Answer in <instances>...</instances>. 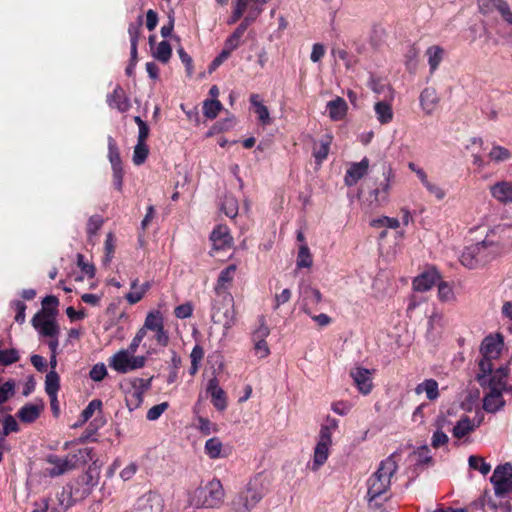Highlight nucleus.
I'll return each instance as SVG.
<instances>
[{"instance_id": "nucleus-9", "label": "nucleus", "mask_w": 512, "mask_h": 512, "mask_svg": "<svg viewBox=\"0 0 512 512\" xmlns=\"http://www.w3.org/2000/svg\"><path fill=\"white\" fill-rule=\"evenodd\" d=\"M494 492L497 497H505L512 493V465L505 463L495 468L491 478Z\"/></svg>"}, {"instance_id": "nucleus-62", "label": "nucleus", "mask_w": 512, "mask_h": 512, "mask_svg": "<svg viewBox=\"0 0 512 512\" xmlns=\"http://www.w3.org/2000/svg\"><path fill=\"white\" fill-rule=\"evenodd\" d=\"M248 1L249 0H235V8L230 23H234L241 18L247 8Z\"/></svg>"}, {"instance_id": "nucleus-25", "label": "nucleus", "mask_w": 512, "mask_h": 512, "mask_svg": "<svg viewBox=\"0 0 512 512\" xmlns=\"http://www.w3.org/2000/svg\"><path fill=\"white\" fill-rule=\"evenodd\" d=\"M326 108L329 113V117L333 121L344 119L348 110L346 101L341 97H337L336 99L329 101Z\"/></svg>"}, {"instance_id": "nucleus-32", "label": "nucleus", "mask_w": 512, "mask_h": 512, "mask_svg": "<svg viewBox=\"0 0 512 512\" xmlns=\"http://www.w3.org/2000/svg\"><path fill=\"white\" fill-rule=\"evenodd\" d=\"M60 388V378L56 371L51 370L46 374L45 377V391L49 396L50 400L55 401V395H57Z\"/></svg>"}, {"instance_id": "nucleus-8", "label": "nucleus", "mask_w": 512, "mask_h": 512, "mask_svg": "<svg viewBox=\"0 0 512 512\" xmlns=\"http://www.w3.org/2000/svg\"><path fill=\"white\" fill-rule=\"evenodd\" d=\"M194 497L198 505L205 508H218L223 503L224 489L218 479H212L195 490Z\"/></svg>"}, {"instance_id": "nucleus-20", "label": "nucleus", "mask_w": 512, "mask_h": 512, "mask_svg": "<svg viewBox=\"0 0 512 512\" xmlns=\"http://www.w3.org/2000/svg\"><path fill=\"white\" fill-rule=\"evenodd\" d=\"M332 136L324 135L319 141L313 140L312 155L318 164H321L328 156Z\"/></svg>"}, {"instance_id": "nucleus-46", "label": "nucleus", "mask_w": 512, "mask_h": 512, "mask_svg": "<svg viewBox=\"0 0 512 512\" xmlns=\"http://www.w3.org/2000/svg\"><path fill=\"white\" fill-rule=\"evenodd\" d=\"M108 149V157L112 165V169L122 168L120 154L117 145L112 137H108Z\"/></svg>"}, {"instance_id": "nucleus-63", "label": "nucleus", "mask_w": 512, "mask_h": 512, "mask_svg": "<svg viewBox=\"0 0 512 512\" xmlns=\"http://www.w3.org/2000/svg\"><path fill=\"white\" fill-rule=\"evenodd\" d=\"M177 53H178L182 63L186 67V72H187L188 76H191L193 73L192 58L188 55V53L182 47H180L177 50Z\"/></svg>"}, {"instance_id": "nucleus-17", "label": "nucleus", "mask_w": 512, "mask_h": 512, "mask_svg": "<svg viewBox=\"0 0 512 512\" xmlns=\"http://www.w3.org/2000/svg\"><path fill=\"white\" fill-rule=\"evenodd\" d=\"M301 305L305 314L311 315L312 306L319 304L322 301L321 292L311 286L300 288Z\"/></svg>"}, {"instance_id": "nucleus-38", "label": "nucleus", "mask_w": 512, "mask_h": 512, "mask_svg": "<svg viewBox=\"0 0 512 512\" xmlns=\"http://www.w3.org/2000/svg\"><path fill=\"white\" fill-rule=\"evenodd\" d=\"M223 445L219 438L213 437L206 441L205 443V453L211 459H217L222 456Z\"/></svg>"}, {"instance_id": "nucleus-10", "label": "nucleus", "mask_w": 512, "mask_h": 512, "mask_svg": "<svg viewBox=\"0 0 512 512\" xmlns=\"http://www.w3.org/2000/svg\"><path fill=\"white\" fill-rule=\"evenodd\" d=\"M152 378L143 379L134 377L129 380L130 388L125 390L126 405L130 411L140 407L144 393L149 390Z\"/></svg>"}, {"instance_id": "nucleus-42", "label": "nucleus", "mask_w": 512, "mask_h": 512, "mask_svg": "<svg viewBox=\"0 0 512 512\" xmlns=\"http://www.w3.org/2000/svg\"><path fill=\"white\" fill-rule=\"evenodd\" d=\"M313 260L310 250L306 244H303L299 247L298 255H297V267L298 268H309L312 266Z\"/></svg>"}, {"instance_id": "nucleus-18", "label": "nucleus", "mask_w": 512, "mask_h": 512, "mask_svg": "<svg viewBox=\"0 0 512 512\" xmlns=\"http://www.w3.org/2000/svg\"><path fill=\"white\" fill-rule=\"evenodd\" d=\"M491 196L501 204L512 203V182L502 180L490 185Z\"/></svg>"}, {"instance_id": "nucleus-31", "label": "nucleus", "mask_w": 512, "mask_h": 512, "mask_svg": "<svg viewBox=\"0 0 512 512\" xmlns=\"http://www.w3.org/2000/svg\"><path fill=\"white\" fill-rule=\"evenodd\" d=\"M374 111L377 120L381 124H388L393 120V110L391 104L386 101H378L374 105Z\"/></svg>"}, {"instance_id": "nucleus-48", "label": "nucleus", "mask_w": 512, "mask_h": 512, "mask_svg": "<svg viewBox=\"0 0 512 512\" xmlns=\"http://www.w3.org/2000/svg\"><path fill=\"white\" fill-rule=\"evenodd\" d=\"M149 149L145 143L137 142L133 152V162L135 165H141L145 162Z\"/></svg>"}, {"instance_id": "nucleus-52", "label": "nucleus", "mask_w": 512, "mask_h": 512, "mask_svg": "<svg viewBox=\"0 0 512 512\" xmlns=\"http://www.w3.org/2000/svg\"><path fill=\"white\" fill-rule=\"evenodd\" d=\"M15 393V382L13 380L6 381L0 386V404L5 403Z\"/></svg>"}, {"instance_id": "nucleus-6", "label": "nucleus", "mask_w": 512, "mask_h": 512, "mask_svg": "<svg viewBox=\"0 0 512 512\" xmlns=\"http://www.w3.org/2000/svg\"><path fill=\"white\" fill-rule=\"evenodd\" d=\"M91 452L90 448H83L79 449L76 453L67 455L64 458L57 455L48 456L47 462L53 466L47 470L48 475L51 477H57L85 464L88 460H91Z\"/></svg>"}, {"instance_id": "nucleus-22", "label": "nucleus", "mask_w": 512, "mask_h": 512, "mask_svg": "<svg viewBox=\"0 0 512 512\" xmlns=\"http://www.w3.org/2000/svg\"><path fill=\"white\" fill-rule=\"evenodd\" d=\"M439 103V97L434 88H425L420 94V105L427 115H431Z\"/></svg>"}, {"instance_id": "nucleus-60", "label": "nucleus", "mask_w": 512, "mask_h": 512, "mask_svg": "<svg viewBox=\"0 0 512 512\" xmlns=\"http://www.w3.org/2000/svg\"><path fill=\"white\" fill-rule=\"evenodd\" d=\"M18 430L19 426L15 418L11 415L6 416L3 421V436L5 437L11 432H17Z\"/></svg>"}, {"instance_id": "nucleus-50", "label": "nucleus", "mask_w": 512, "mask_h": 512, "mask_svg": "<svg viewBox=\"0 0 512 512\" xmlns=\"http://www.w3.org/2000/svg\"><path fill=\"white\" fill-rule=\"evenodd\" d=\"M19 360V354L16 349H0V365H11Z\"/></svg>"}, {"instance_id": "nucleus-19", "label": "nucleus", "mask_w": 512, "mask_h": 512, "mask_svg": "<svg viewBox=\"0 0 512 512\" xmlns=\"http://www.w3.org/2000/svg\"><path fill=\"white\" fill-rule=\"evenodd\" d=\"M369 168V160L365 157L360 162L353 163L346 172L344 181L349 187L354 186L364 175H366Z\"/></svg>"}, {"instance_id": "nucleus-21", "label": "nucleus", "mask_w": 512, "mask_h": 512, "mask_svg": "<svg viewBox=\"0 0 512 512\" xmlns=\"http://www.w3.org/2000/svg\"><path fill=\"white\" fill-rule=\"evenodd\" d=\"M382 174H383L384 180L373 191V195L375 196V199L378 201L379 200L385 201L387 199V195L391 189V183L394 178L393 170L389 166L383 167Z\"/></svg>"}, {"instance_id": "nucleus-13", "label": "nucleus", "mask_w": 512, "mask_h": 512, "mask_svg": "<svg viewBox=\"0 0 512 512\" xmlns=\"http://www.w3.org/2000/svg\"><path fill=\"white\" fill-rule=\"evenodd\" d=\"M163 507L162 497L157 493L149 492L137 500L133 512H163Z\"/></svg>"}, {"instance_id": "nucleus-54", "label": "nucleus", "mask_w": 512, "mask_h": 512, "mask_svg": "<svg viewBox=\"0 0 512 512\" xmlns=\"http://www.w3.org/2000/svg\"><path fill=\"white\" fill-rule=\"evenodd\" d=\"M169 404L167 402H162L151 407L147 412V419L149 421L157 420L168 408Z\"/></svg>"}, {"instance_id": "nucleus-64", "label": "nucleus", "mask_w": 512, "mask_h": 512, "mask_svg": "<svg viewBox=\"0 0 512 512\" xmlns=\"http://www.w3.org/2000/svg\"><path fill=\"white\" fill-rule=\"evenodd\" d=\"M193 308L192 305L189 303H185L182 305H179L175 308L174 314L177 318L185 319L192 315Z\"/></svg>"}, {"instance_id": "nucleus-15", "label": "nucleus", "mask_w": 512, "mask_h": 512, "mask_svg": "<svg viewBox=\"0 0 512 512\" xmlns=\"http://www.w3.org/2000/svg\"><path fill=\"white\" fill-rule=\"evenodd\" d=\"M207 393L211 396V402L214 407L223 411L227 407V397L225 391L219 386V380L216 376L208 380Z\"/></svg>"}, {"instance_id": "nucleus-4", "label": "nucleus", "mask_w": 512, "mask_h": 512, "mask_svg": "<svg viewBox=\"0 0 512 512\" xmlns=\"http://www.w3.org/2000/svg\"><path fill=\"white\" fill-rule=\"evenodd\" d=\"M338 429V420L327 417L321 425L319 439L314 449L311 469L317 471L325 464L329 456V448L332 445V434Z\"/></svg>"}, {"instance_id": "nucleus-34", "label": "nucleus", "mask_w": 512, "mask_h": 512, "mask_svg": "<svg viewBox=\"0 0 512 512\" xmlns=\"http://www.w3.org/2000/svg\"><path fill=\"white\" fill-rule=\"evenodd\" d=\"M476 428V425L472 422V420L465 416L461 418L457 424L453 428V436L456 438H463L472 431H474Z\"/></svg>"}, {"instance_id": "nucleus-26", "label": "nucleus", "mask_w": 512, "mask_h": 512, "mask_svg": "<svg viewBox=\"0 0 512 512\" xmlns=\"http://www.w3.org/2000/svg\"><path fill=\"white\" fill-rule=\"evenodd\" d=\"M414 391L417 395L425 393L430 401H434L439 397L438 383L434 379L424 380L415 387Z\"/></svg>"}, {"instance_id": "nucleus-11", "label": "nucleus", "mask_w": 512, "mask_h": 512, "mask_svg": "<svg viewBox=\"0 0 512 512\" xmlns=\"http://www.w3.org/2000/svg\"><path fill=\"white\" fill-rule=\"evenodd\" d=\"M55 316V311H40L32 318V325L44 337L58 336L59 327Z\"/></svg>"}, {"instance_id": "nucleus-27", "label": "nucleus", "mask_w": 512, "mask_h": 512, "mask_svg": "<svg viewBox=\"0 0 512 512\" xmlns=\"http://www.w3.org/2000/svg\"><path fill=\"white\" fill-rule=\"evenodd\" d=\"M492 7H495L504 20L509 24H512V12L510 10L509 5L504 0H486V5H484V9H480L483 13H488Z\"/></svg>"}, {"instance_id": "nucleus-47", "label": "nucleus", "mask_w": 512, "mask_h": 512, "mask_svg": "<svg viewBox=\"0 0 512 512\" xmlns=\"http://www.w3.org/2000/svg\"><path fill=\"white\" fill-rule=\"evenodd\" d=\"M468 463L471 469L478 470L483 475H487L491 470V465L486 463L484 459L479 456H470Z\"/></svg>"}, {"instance_id": "nucleus-61", "label": "nucleus", "mask_w": 512, "mask_h": 512, "mask_svg": "<svg viewBox=\"0 0 512 512\" xmlns=\"http://www.w3.org/2000/svg\"><path fill=\"white\" fill-rule=\"evenodd\" d=\"M254 352L258 358H266L270 354V349L266 340L254 341Z\"/></svg>"}, {"instance_id": "nucleus-56", "label": "nucleus", "mask_w": 512, "mask_h": 512, "mask_svg": "<svg viewBox=\"0 0 512 512\" xmlns=\"http://www.w3.org/2000/svg\"><path fill=\"white\" fill-rule=\"evenodd\" d=\"M425 188L428 193L434 196L438 201H441L446 197L445 189L435 182L430 181Z\"/></svg>"}, {"instance_id": "nucleus-30", "label": "nucleus", "mask_w": 512, "mask_h": 512, "mask_svg": "<svg viewBox=\"0 0 512 512\" xmlns=\"http://www.w3.org/2000/svg\"><path fill=\"white\" fill-rule=\"evenodd\" d=\"M250 103L254 107L255 113L257 114L258 120L263 125H268L271 122L270 113L268 108L261 102L258 94H252L250 96Z\"/></svg>"}, {"instance_id": "nucleus-36", "label": "nucleus", "mask_w": 512, "mask_h": 512, "mask_svg": "<svg viewBox=\"0 0 512 512\" xmlns=\"http://www.w3.org/2000/svg\"><path fill=\"white\" fill-rule=\"evenodd\" d=\"M57 501L59 506L64 510H67L74 505L75 500L73 498V488L71 485L67 484L61 488L57 493Z\"/></svg>"}, {"instance_id": "nucleus-7", "label": "nucleus", "mask_w": 512, "mask_h": 512, "mask_svg": "<svg viewBox=\"0 0 512 512\" xmlns=\"http://www.w3.org/2000/svg\"><path fill=\"white\" fill-rule=\"evenodd\" d=\"M211 318L215 324L223 326V335H227L236 322L233 298L230 294H225L221 299L214 301Z\"/></svg>"}, {"instance_id": "nucleus-37", "label": "nucleus", "mask_w": 512, "mask_h": 512, "mask_svg": "<svg viewBox=\"0 0 512 512\" xmlns=\"http://www.w3.org/2000/svg\"><path fill=\"white\" fill-rule=\"evenodd\" d=\"M428 64L431 72H434L443 59L444 50L440 46H431L427 49Z\"/></svg>"}, {"instance_id": "nucleus-41", "label": "nucleus", "mask_w": 512, "mask_h": 512, "mask_svg": "<svg viewBox=\"0 0 512 512\" xmlns=\"http://www.w3.org/2000/svg\"><path fill=\"white\" fill-rule=\"evenodd\" d=\"M438 298L441 302H454L456 300L453 287L448 282H438Z\"/></svg>"}, {"instance_id": "nucleus-28", "label": "nucleus", "mask_w": 512, "mask_h": 512, "mask_svg": "<svg viewBox=\"0 0 512 512\" xmlns=\"http://www.w3.org/2000/svg\"><path fill=\"white\" fill-rule=\"evenodd\" d=\"M42 405L26 404L17 413L20 421L24 423H32L40 416Z\"/></svg>"}, {"instance_id": "nucleus-39", "label": "nucleus", "mask_w": 512, "mask_h": 512, "mask_svg": "<svg viewBox=\"0 0 512 512\" xmlns=\"http://www.w3.org/2000/svg\"><path fill=\"white\" fill-rule=\"evenodd\" d=\"M144 326L147 330L157 331L164 327V321L159 311H151L147 314L144 322Z\"/></svg>"}, {"instance_id": "nucleus-14", "label": "nucleus", "mask_w": 512, "mask_h": 512, "mask_svg": "<svg viewBox=\"0 0 512 512\" xmlns=\"http://www.w3.org/2000/svg\"><path fill=\"white\" fill-rule=\"evenodd\" d=\"M350 376L360 393L367 395L371 392L373 383L369 369L356 366L350 370Z\"/></svg>"}, {"instance_id": "nucleus-59", "label": "nucleus", "mask_w": 512, "mask_h": 512, "mask_svg": "<svg viewBox=\"0 0 512 512\" xmlns=\"http://www.w3.org/2000/svg\"><path fill=\"white\" fill-rule=\"evenodd\" d=\"M142 26V17L139 16L135 23H131L128 28V33L130 36V42L138 44V39L140 36V29Z\"/></svg>"}, {"instance_id": "nucleus-35", "label": "nucleus", "mask_w": 512, "mask_h": 512, "mask_svg": "<svg viewBox=\"0 0 512 512\" xmlns=\"http://www.w3.org/2000/svg\"><path fill=\"white\" fill-rule=\"evenodd\" d=\"M446 421L445 417H438L436 420L437 430L433 433L431 439V445L433 448L437 449L441 446H444L448 443V436L442 431L444 422Z\"/></svg>"}, {"instance_id": "nucleus-23", "label": "nucleus", "mask_w": 512, "mask_h": 512, "mask_svg": "<svg viewBox=\"0 0 512 512\" xmlns=\"http://www.w3.org/2000/svg\"><path fill=\"white\" fill-rule=\"evenodd\" d=\"M210 239L213 243L215 249H225L229 247L232 242V237L229 234V230L226 226H218L216 227L210 236Z\"/></svg>"}, {"instance_id": "nucleus-49", "label": "nucleus", "mask_w": 512, "mask_h": 512, "mask_svg": "<svg viewBox=\"0 0 512 512\" xmlns=\"http://www.w3.org/2000/svg\"><path fill=\"white\" fill-rule=\"evenodd\" d=\"M222 210L228 217L234 218L238 213L237 200L233 196H226L222 202Z\"/></svg>"}, {"instance_id": "nucleus-43", "label": "nucleus", "mask_w": 512, "mask_h": 512, "mask_svg": "<svg viewBox=\"0 0 512 512\" xmlns=\"http://www.w3.org/2000/svg\"><path fill=\"white\" fill-rule=\"evenodd\" d=\"M270 334V329L266 324V320L264 316H260L258 318V326L256 329L252 332V342L254 341H260V340H266V338Z\"/></svg>"}, {"instance_id": "nucleus-2", "label": "nucleus", "mask_w": 512, "mask_h": 512, "mask_svg": "<svg viewBox=\"0 0 512 512\" xmlns=\"http://www.w3.org/2000/svg\"><path fill=\"white\" fill-rule=\"evenodd\" d=\"M502 347L503 337L501 334L489 335L483 340L480 347L482 358L478 363L479 373L476 376L481 386H485L488 381L487 373L495 372L492 361L500 355Z\"/></svg>"}, {"instance_id": "nucleus-44", "label": "nucleus", "mask_w": 512, "mask_h": 512, "mask_svg": "<svg viewBox=\"0 0 512 512\" xmlns=\"http://www.w3.org/2000/svg\"><path fill=\"white\" fill-rule=\"evenodd\" d=\"M171 54L172 49L167 41H161L153 52V56L163 63H167L169 61Z\"/></svg>"}, {"instance_id": "nucleus-57", "label": "nucleus", "mask_w": 512, "mask_h": 512, "mask_svg": "<svg viewBox=\"0 0 512 512\" xmlns=\"http://www.w3.org/2000/svg\"><path fill=\"white\" fill-rule=\"evenodd\" d=\"M90 378L93 381L99 382L102 381L107 375L106 366L103 363H98L92 367L89 372Z\"/></svg>"}, {"instance_id": "nucleus-55", "label": "nucleus", "mask_w": 512, "mask_h": 512, "mask_svg": "<svg viewBox=\"0 0 512 512\" xmlns=\"http://www.w3.org/2000/svg\"><path fill=\"white\" fill-rule=\"evenodd\" d=\"M77 265L81 271L88 276L93 278L95 276V267L93 264L85 262V258L82 254H77Z\"/></svg>"}, {"instance_id": "nucleus-45", "label": "nucleus", "mask_w": 512, "mask_h": 512, "mask_svg": "<svg viewBox=\"0 0 512 512\" xmlns=\"http://www.w3.org/2000/svg\"><path fill=\"white\" fill-rule=\"evenodd\" d=\"M221 109L222 104L216 99L205 100L203 103V113L207 118L214 119Z\"/></svg>"}, {"instance_id": "nucleus-40", "label": "nucleus", "mask_w": 512, "mask_h": 512, "mask_svg": "<svg viewBox=\"0 0 512 512\" xmlns=\"http://www.w3.org/2000/svg\"><path fill=\"white\" fill-rule=\"evenodd\" d=\"M511 156L512 154L507 148L497 144H493L490 152L488 153V158L490 161L495 163L507 161L511 158Z\"/></svg>"}, {"instance_id": "nucleus-5", "label": "nucleus", "mask_w": 512, "mask_h": 512, "mask_svg": "<svg viewBox=\"0 0 512 512\" xmlns=\"http://www.w3.org/2000/svg\"><path fill=\"white\" fill-rule=\"evenodd\" d=\"M488 381L484 388H487L483 400V407L488 412H495L499 410L503 405L502 390L504 389L505 383L504 378L507 376L504 368H498L494 373L488 374Z\"/></svg>"}, {"instance_id": "nucleus-12", "label": "nucleus", "mask_w": 512, "mask_h": 512, "mask_svg": "<svg viewBox=\"0 0 512 512\" xmlns=\"http://www.w3.org/2000/svg\"><path fill=\"white\" fill-rule=\"evenodd\" d=\"M262 498V489L252 483H249L245 490L240 492L237 498L233 501V505L236 510L247 512L253 509Z\"/></svg>"}, {"instance_id": "nucleus-53", "label": "nucleus", "mask_w": 512, "mask_h": 512, "mask_svg": "<svg viewBox=\"0 0 512 512\" xmlns=\"http://www.w3.org/2000/svg\"><path fill=\"white\" fill-rule=\"evenodd\" d=\"M101 407H102L101 400H98V399L92 400L81 413L82 422L84 423V422L88 421L93 416L95 411L100 410Z\"/></svg>"}, {"instance_id": "nucleus-24", "label": "nucleus", "mask_w": 512, "mask_h": 512, "mask_svg": "<svg viewBox=\"0 0 512 512\" xmlns=\"http://www.w3.org/2000/svg\"><path fill=\"white\" fill-rule=\"evenodd\" d=\"M107 102L111 108H115L120 112H125L130 108L129 100L120 86H117L113 93L108 96Z\"/></svg>"}, {"instance_id": "nucleus-33", "label": "nucleus", "mask_w": 512, "mask_h": 512, "mask_svg": "<svg viewBox=\"0 0 512 512\" xmlns=\"http://www.w3.org/2000/svg\"><path fill=\"white\" fill-rule=\"evenodd\" d=\"M236 272V266L234 264L229 265L220 272L218 277L216 292L220 295L221 291H225L227 286L232 282L234 274Z\"/></svg>"}, {"instance_id": "nucleus-51", "label": "nucleus", "mask_w": 512, "mask_h": 512, "mask_svg": "<svg viewBox=\"0 0 512 512\" xmlns=\"http://www.w3.org/2000/svg\"><path fill=\"white\" fill-rule=\"evenodd\" d=\"M370 224H371V226L377 227V228L388 227V228L396 229L399 227L400 222L396 218L382 216L380 218L373 219Z\"/></svg>"}, {"instance_id": "nucleus-1", "label": "nucleus", "mask_w": 512, "mask_h": 512, "mask_svg": "<svg viewBox=\"0 0 512 512\" xmlns=\"http://www.w3.org/2000/svg\"><path fill=\"white\" fill-rule=\"evenodd\" d=\"M397 468L398 465L394 459V455H390L385 460L381 461L378 469L368 479L367 498L369 507H372V502L377 497L388 491L391 485V478L397 471Z\"/></svg>"}, {"instance_id": "nucleus-16", "label": "nucleus", "mask_w": 512, "mask_h": 512, "mask_svg": "<svg viewBox=\"0 0 512 512\" xmlns=\"http://www.w3.org/2000/svg\"><path fill=\"white\" fill-rule=\"evenodd\" d=\"M440 281V275L434 268H428L418 275L413 281V287L416 291L425 292L430 290Z\"/></svg>"}, {"instance_id": "nucleus-3", "label": "nucleus", "mask_w": 512, "mask_h": 512, "mask_svg": "<svg viewBox=\"0 0 512 512\" xmlns=\"http://www.w3.org/2000/svg\"><path fill=\"white\" fill-rule=\"evenodd\" d=\"M498 253V247L493 242L483 240L467 246L461 254V263L473 269L478 265H484L493 259Z\"/></svg>"}, {"instance_id": "nucleus-29", "label": "nucleus", "mask_w": 512, "mask_h": 512, "mask_svg": "<svg viewBox=\"0 0 512 512\" xmlns=\"http://www.w3.org/2000/svg\"><path fill=\"white\" fill-rule=\"evenodd\" d=\"M110 366L120 373H126L129 371L130 366V354L126 350L117 352L110 360Z\"/></svg>"}, {"instance_id": "nucleus-58", "label": "nucleus", "mask_w": 512, "mask_h": 512, "mask_svg": "<svg viewBox=\"0 0 512 512\" xmlns=\"http://www.w3.org/2000/svg\"><path fill=\"white\" fill-rule=\"evenodd\" d=\"M415 456L417 457L418 464H429L432 462V457L430 455V450L427 445H423L419 447L415 452Z\"/></svg>"}]
</instances>
